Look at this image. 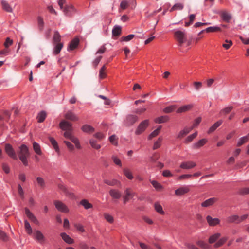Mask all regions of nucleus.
Listing matches in <instances>:
<instances>
[{
  "instance_id": "6e6552de",
  "label": "nucleus",
  "mask_w": 249,
  "mask_h": 249,
  "mask_svg": "<svg viewBox=\"0 0 249 249\" xmlns=\"http://www.w3.org/2000/svg\"><path fill=\"white\" fill-rule=\"evenodd\" d=\"M62 10L64 14L67 16H71L76 12V10L72 5H66Z\"/></svg>"
},
{
  "instance_id": "680f3d73",
  "label": "nucleus",
  "mask_w": 249,
  "mask_h": 249,
  "mask_svg": "<svg viewBox=\"0 0 249 249\" xmlns=\"http://www.w3.org/2000/svg\"><path fill=\"white\" fill-rule=\"evenodd\" d=\"M104 182L108 185L114 186L117 184L118 181L116 179H112L111 180L105 179Z\"/></svg>"
},
{
  "instance_id": "f257e3e1",
  "label": "nucleus",
  "mask_w": 249,
  "mask_h": 249,
  "mask_svg": "<svg viewBox=\"0 0 249 249\" xmlns=\"http://www.w3.org/2000/svg\"><path fill=\"white\" fill-rule=\"evenodd\" d=\"M59 126L62 130L65 131L63 134L64 137L71 140L75 144L77 149H81L78 139L73 135L72 124L67 121L63 120L60 123Z\"/></svg>"
},
{
  "instance_id": "412c9836",
  "label": "nucleus",
  "mask_w": 249,
  "mask_h": 249,
  "mask_svg": "<svg viewBox=\"0 0 249 249\" xmlns=\"http://www.w3.org/2000/svg\"><path fill=\"white\" fill-rule=\"evenodd\" d=\"M193 107V105L191 104L184 105L179 107L177 110V113H182L189 111Z\"/></svg>"
},
{
  "instance_id": "3c124183",
  "label": "nucleus",
  "mask_w": 249,
  "mask_h": 249,
  "mask_svg": "<svg viewBox=\"0 0 249 249\" xmlns=\"http://www.w3.org/2000/svg\"><path fill=\"white\" fill-rule=\"evenodd\" d=\"M106 69V67L105 65H104L100 69V71H99V77L101 79H103L106 77V74L105 72Z\"/></svg>"
},
{
  "instance_id": "603ef678",
  "label": "nucleus",
  "mask_w": 249,
  "mask_h": 249,
  "mask_svg": "<svg viewBox=\"0 0 249 249\" xmlns=\"http://www.w3.org/2000/svg\"><path fill=\"white\" fill-rule=\"evenodd\" d=\"M197 135V133L196 132L194 133V134L189 136L185 139V142L186 143H188L191 142V141H193V140L195 138H196V137Z\"/></svg>"
},
{
  "instance_id": "7ed1b4c3",
  "label": "nucleus",
  "mask_w": 249,
  "mask_h": 249,
  "mask_svg": "<svg viewBox=\"0 0 249 249\" xmlns=\"http://www.w3.org/2000/svg\"><path fill=\"white\" fill-rule=\"evenodd\" d=\"M174 37L178 42L180 46L186 41V37L185 33L180 30H178L174 33Z\"/></svg>"
},
{
  "instance_id": "09e8293b",
  "label": "nucleus",
  "mask_w": 249,
  "mask_h": 249,
  "mask_svg": "<svg viewBox=\"0 0 249 249\" xmlns=\"http://www.w3.org/2000/svg\"><path fill=\"white\" fill-rule=\"evenodd\" d=\"M248 136H244L239 139L237 144V146H240L248 141Z\"/></svg>"
},
{
  "instance_id": "5fc2aeb1",
  "label": "nucleus",
  "mask_w": 249,
  "mask_h": 249,
  "mask_svg": "<svg viewBox=\"0 0 249 249\" xmlns=\"http://www.w3.org/2000/svg\"><path fill=\"white\" fill-rule=\"evenodd\" d=\"M104 218L105 219L110 223H112L114 221V218L111 215L105 213L104 214Z\"/></svg>"
},
{
  "instance_id": "aec40b11",
  "label": "nucleus",
  "mask_w": 249,
  "mask_h": 249,
  "mask_svg": "<svg viewBox=\"0 0 249 249\" xmlns=\"http://www.w3.org/2000/svg\"><path fill=\"white\" fill-rule=\"evenodd\" d=\"M109 193L111 197L114 199H119L121 196V193L117 190L111 189Z\"/></svg>"
},
{
  "instance_id": "e433bc0d",
  "label": "nucleus",
  "mask_w": 249,
  "mask_h": 249,
  "mask_svg": "<svg viewBox=\"0 0 249 249\" xmlns=\"http://www.w3.org/2000/svg\"><path fill=\"white\" fill-rule=\"evenodd\" d=\"M154 208L157 212L160 214H164V212L162 209V206L159 203H155Z\"/></svg>"
},
{
  "instance_id": "7c9ffc66",
  "label": "nucleus",
  "mask_w": 249,
  "mask_h": 249,
  "mask_svg": "<svg viewBox=\"0 0 249 249\" xmlns=\"http://www.w3.org/2000/svg\"><path fill=\"white\" fill-rule=\"evenodd\" d=\"M80 204L86 209H90L93 207V205L90 203L87 199L82 200L80 201Z\"/></svg>"
},
{
  "instance_id": "39448f33",
  "label": "nucleus",
  "mask_w": 249,
  "mask_h": 249,
  "mask_svg": "<svg viewBox=\"0 0 249 249\" xmlns=\"http://www.w3.org/2000/svg\"><path fill=\"white\" fill-rule=\"evenodd\" d=\"M54 204L56 208L60 212L63 213H68L69 212V209L66 205L59 200H55L54 201Z\"/></svg>"
},
{
  "instance_id": "58836bf2",
  "label": "nucleus",
  "mask_w": 249,
  "mask_h": 249,
  "mask_svg": "<svg viewBox=\"0 0 249 249\" xmlns=\"http://www.w3.org/2000/svg\"><path fill=\"white\" fill-rule=\"evenodd\" d=\"M227 240V238L226 237H223L220 239L214 245V248H218L222 245H223L226 241Z\"/></svg>"
},
{
  "instance_id": "13d9d810",
  "label": "nucleus",
  "mask_w": 249,
  "mask_h": 249,
  "mask_svg": "<svg viewBox=\"0 0 249 249\" xmlns=\"http://www.w3.org/2000/svg\"><path fill=\"white\" fill-rule=\"evenodd\" d=\"M151 183L155 189L158 190H160L162 188V186L156 181L152 180L151 181Z\"/></svg>"
},
{
  "instance_id": "bf43d9fd",
  "label": "nucleus",
  "mask_w": 249,
  "mask_h": 249,
  "mask_svg": "<svg viewBox=\"0 0 249 249\" xmlns=\"http://www.w3.org/2000/svg\"><path fill=\"white\" fill-rule=\"evenodd\" d=\"M63 142L66 144L70 151H73L74 150V145L70 142L67 141H64Z\"/></svg>"
},
{
  "instance_id": "72a5a7b5",
  "label": "nucleus",
  "mask_w": 249,
  "mask_h": 249,
  "mask_svg": "<svg viewBox=\"0 0 249 249\" xmlns=\"http://www.w3.org/2000/svg\"><path fill=\"white\" fill-rule=\"evenodd\" d=\"M221 236L219 233H215L211 236L209 239V242L210 244L215 242Z\"/></svg>"
},
{
  "instance_id": "69168bd1",
  "label": "nucleus",
  "mask_w": 249,
  "mask_h": 249,
  "mask_svg": "<svg viewBox=\"0 0 249 249\" xmlns=\"http://www.w3.org/2000/svg\"><path fill=\"white\" fill-rule=\"evenodd\" d=\"M128 6V1L126 0H123L120 3V8L123 9H125Z\"/></svg>"
},
{
  "instance_id": "a19ab883",
  "label": "nucleus",
  "mask_w": 249,
  "mask_h": 249,
  "mask_svg": "<svg viewBox=\"0 0 249 249\" xmlns=\"http://www.w3.org/2000/svg\"><path fill=\"white\" fill-rule=\"evenodd\" d=\"M184 7V5L183 4L180 3H178L175 4L170 9V12H172L174 10H182Z\"/></svg>"
},
{
  "instance_id": "37998d69",
  "label": "nucleus",
  "mask_w": 249,
  "mask_h": 249,
  "mask_svg": "<svg viewBox=\"0 0 249 249\" xmlns=\"http://www.w3.org/2000/svg\"><path fill=\"white\" fill-rule=\"evenodd\" d=\"M37 23L39 30L42 31L44 27V21L43 18L40 16L37 18Z\"/></svg>"
},
{
  "instance_id": "79ce46f5",
  "label": "nucleus",
  "mask_w": 249,
  "mask_h": 249,
  "mask_svg": "<svg viewBox=\"0 0 249 249\" xmlns=\"http://www.w3.org/2000/svg\"><path fill=\"white\" fill-rule=\"evenodd\" d=\"M162 141V138L161 137H160L158 140L156 141L154 143L153 147L154 150L157 149L160 146Z\"/></svg>"
},
{
  "instance_id": "8fccbe9b",
  "label": "nucleus",
  "mask_w": 249,
  "mask_h": 249,
  "mask_svg": "<svg viewBox=\"0 0 249 249\" xmlns=\"http://www.w3.org/2000/svg\"><path fill=\"white\" fill-rule=\"evenodd\" d=\"M124 175L129 179H132L133 176L131 171L128 169H124L123 170Z\"/></svg>"
},
{
  "instance_id": "f03ea898",
  "label": "nucleus",
  "mask_w": 249,
  "mask_h": 249,
  "mask_svg": "<svg viewBox=\"0 0 249 249\" xmlns=\"http://www.w3.org/2000/svg\"><path fill=\"white\" fill-rule=\"evenodd\" d=\"M30 156V152L28 147L22 144L19 147V151L18 152V157L20 160L25 166L28 165L27 158Z\"/></svg>"
},
{
  "instance_id": "423d86ee",
  "label": "nucleus",
  "mask_w": 249,
  "mask_h": 249,
  "mask_svg": "<svg viewBox=\"0 0 249 249\" xmlns=\"http://www.w3.org/2000/svg\"><path fill=\"white\" fill-rule=\"evenodd\" d=\"M149 124V121L148 120H145L142 122L138 126L137 129L135 131L137 135H140L142 133L146 128Z\"/></svg>"
},
{
  "instance_id": "f704fd0d",
  "label": "nucleus",
  "mask_w": 249,
  "mask_h": 249,
  "mask_svg": "<svg viewBox=\"0 0 249 249\" xmlns=\"http://www.w3.org/2000/svg\"><path fill=\"white\" fill-rule=\"evenodd\" d=\"M49 140L56 152H59V148L57 142L52 137H50Z\"/></svg>"
},
{
  "instance_id": "4d7b16f0",
  "label": "nucleus",
  "mask_w": 249,
  "mask_h": 249,
  "mask_svg": "<svg viewBox=\"0 0 249 249\" xmlns=\"http://www.w3.org/2000/svg\"><path fill=\"white\" fill-rule=\"evenodd\" d=\"M112 160L116 165L120 167L122 166V165L121 160L116 156H113L112 157Z\"/></svg>"
},
{
  "instance_id": "c756f323",
  "label": "nucleus",
  "mask_w": 249,
  "mask_h": 249,
  "mask_svg": "<svg viewBox=\"0 0 249 249\" xmlns=\"http://www.w3.org/2000/svg\"><path fill=\"white\" fill-rule=\"evenodd\" d=\"M60 40H61V36L58 31H55L54 32L53 37V43L54 44H57V43H60Z\"/></svg>"
},
{
  "instance_id": "49530a36",
  "label": "nucleus",
  "mask_w": 249,
  "mask_h": 249,
  "mask_svg": "<svg viewBox=\"0 0 249 249\" xmlns=\"http://www.w3.org/2000/svg\"><path fill=\"white\" fill-rule=\"evenodd\" d=\"M36 181L37 184L40 186L41 188H44L45 186V181L41 177H38L36 178Z\"/></svg>"
},
{
  "instance_id": "052dcab7",
  "label": "nucleus",
  "mask_w": 249,
  "mask_h": 249,
  "mask_svg": "<svg viewBox=\"0 0 249 249\" xmlns=\"http://www.w3.org/2000/svg\"><path fill=\"white\" fill-rule=\"evenodd\" d=\"M195 15L191 14L189 16V22H186L185 24V26L186 27L189 26L191 24H192L195 19Z\"/></svg>"
},
{
  "instance_id": "338daca9",
  "label": "nucleus",
  "mask_w": 249,
  "mask_h": 249,
  "mask_svg": "<svg viewBox=\"0 0 249 249\" xmlns=\"http://www.w3.org/2000/svg\"><path fill=\"white\" fill-rule=\"evenodd\" d=\"M175 108V106H169L163 109V111L164 112L169 113L172 112L174 110Z\"/></svg>"
},
{
  "instance_id": "c03bdc74",
  "label": "nucleus",
  "mask_w": 249,
  "mask_h": 249,
  "mask_svg": "<svg viewBox=\"0 0 249 249\" xmlns=\"http://www.w3.org/2000/svg\"><path fill=\"white\" fill-rule=\"evenodd\" d=\"M89 143L93 148L96 149H99L101 148L100 145L97 144L96 141L94 139H90Z\"/></svg>"
},
{
  "instance_id": "e2e57ef3",
  "label": "nucleus",
  "mask_w": 249,
  "mask_h": 249,
  "mask_svg": "<svg viewBox=\"0 0 249 249\" xmlns=\"http://www.w3.org/2000/svg\"><path fill=\"white\" fill-rule=\"evenodd\" d=\"M226 43H224L222 45V46L226 49H228L232 45V42L230 40H226Z\"/></svg>"
},
{
  "instance_id": "a18cd8bd",
  "label": "nucleus",
  "mask_w": 249,
  "mask_h": 249,
  "mask_svg": "<svg viewBox=\"0 0 249 249\" xmlns=\"http://www.w3.org/2000/svg\"><path fill=\"white\" fill-rule=\"evenodd\" d=\"M196 244L202 248L207 249L209 248V245L203 241L199 240L196 242Z\"/></svg>"
},
{
  "instance_id": "6ab92c4d",
  "label": "nucleus",
  "mask_w": 249,
  "mask_h": 249,
  "mask_svg": "<svg viewBox=\"0 0 249 249\" xmlns=\"http://www.w3.org/2000/svg\"><path fill=\"white\" fill-rule=\"evenodd\" d=\"M220 16L224 21L227 22H229V21L231 18V15L229 13L225 11H223L221 12Z\"/></svg>"
},
{
  "instance_id": "864d4df0",
  "label": "nucleus",
  "mask_w": 249,
  "mask_h": 249,
  "mask_svg": "<svg viewBox=\"0 0 249 249\" xmlns=\"http://www.w3.org/2000/svg\"><path fill=\"white\" fill-rule=\"evenodd\" d=\"M221 31V28L218 27H209L206 29L207 32H214Z\"/></svg>"
},
{
  "instance_id": "c9c22d12",
  "label": "nucleus",
  "mask_w": 249,
  "mask_h": 249,
  "mask_svg": "<svg viewBox=\"0 0 249 249\" xmlns=\"http://www.w3.org/2000/svg\"><path fill=\"white\" fill-rule=\"evenodd\" d=\"M46 117V113L45 111H41L38 113L37 119L39 123L43 122Z\"/></svg>"
},
{
  "instance_id": "bb28decb",
  "label": "nucleus",
  "mask_w": 249,
  "mask_h": 249,
  "mask_svg": "<svg viewBox=\"0 0 249 249\" xmlns=\"http://www.w3.org/2000/svg\"><path fill=\"white\" fill-rule=\"evenodd\" d=\"M222 123V120H219L214 123L209 129L208 131V133H211L213 132L218 127H219Z\"/></svg>"
},
{
  "instance_id": "cd10ccee",
  "label": "nucleus",
  "mask_w": 249,
  "mask_h": 249,
  "mask_svg": "<svg viewBox=\"0 0 249 249\" xmlns=\"http://www.w3.org/2000/svg\"><path fill=\"white\" fill-rule=\"evenodd\" d=\"M191 130L190 128H185L183 130L179 132L177 136V138L181 139L182 138L186 136L187 134H188Z\"/></svg>"
},
{
  "instance_id": "a878e982",
  "label": "nucleus",
  "mask_w": 249,
  "mask_h": 249,
  "mask_svg": "<svg viewBox=\"0 0 249 249\" xmlns=\"http://www.w3.org/2000/svg\"><path fill=\"white\" fill-rule=\"evenodd\" d=\"M33 147L34 150L37 155H41L42 154V153L41 150L40 146L38 143L34 142L33 143Z\"/></svg>"
},
{
  "instance_id": "9b49d317",
  "label": "nucleus",
  "mask_w": 249,
  "mask_h": 249,
  "mask_svg": "<svg viewBox=\"0 0 249 249\" xmlns=\"http://www.w3.org/2000/svg\"><path fill=\"white\" fill-rule=\"evenodd\" d=\"M217 201L216 197L209 198L201 203V206L202 207H209L213 205Z\"/></svg>"
},
{
  "instance_id": "f3484780",
  "label": "nucleus",
  "mask_w": 249,
  "mask_h": 249,
  "mask_svg": "<svg viewBox=\"0 0 249 249\" xmlns=\"http://www.w3.org/2000/svg\"><path fill=\"white\" fill-rule=\"evenodd\" d=\"M121 27L118 25H115L112 29V36L113 37H117L121 33Z\"/></svg>"
},
{
  "instance_id": "1a4fd4ad",
  "label": "nucleus",
  "mask_w": 249,
  "mask_h": 249,
  "mask_svg": "<svg viewBox=\"0 0 249 249\" xmlns=\"http://www.w3.org/2000/svg\"><path fill=\"white\" fill-rule=\"evenodd\" d=\"M135 193L130 188H127L124 191V195L123 196L124 203H126L130 199L133 198Z\"/></svg>"
},
{
  "instance_id": "9d476101",
  "label": "nucleus",
  "mask_w": 249,
  "mask_h": 249,
  "mask_svg": "<svg viewBox=\"0 0 249 249\" xmlns=\"http://www.w3.org/2000/svg\"><path fill=\"white\" fill-rule=\"evenodd\" d=\"M196 166V163L192 161H188L182 162L180 167L182 169H190Z\"/></svg>"
},
{
  "instance_id": "ddd939ff",
  "label": "nucleus",
  "mask_w": 249,
  "mask_h": 249,
  "mask_svg": "<svg viewBox=\"0 0 249 249\" xmlns=\"http://www.w3.org/2000/svg\"><path fill=\"white\" fill-rule=\"evenodd\" d=\"M206 220L208 224L211 226H215L220 223V220L217 218H213L210 215L206 217Z\"/></svg>"
},
{
  "instance_id": "4468645a",
  "label": "nucleus",
  "mask_w": 249,
  "mask_h": 249,
  "mask_svg": "<svg viewBox=\"0 0 249 249\" xmlns=\"http://www.w3.org/2000/svg\"><path fill=\"white\" fill-rule=\"evenodd\" d=\"M25 213L27 216L33 222L36 224H38V221L35 217V216L30 211V210L26 208L25 209Z\"/></svg>"
},
{
  "instance_id": "0eeeda50",
  "label": "nucleus",
  "mask_w": 249,
  "mask_h": 249,
  "mask_svg": "<svg viewBox=\"0 0 249 249\" xmlns=\"http://www.w3.org/2000/svg\"><path fill=\"white\" fill-rule=\"evenodd\" d=\"M34 238L40 244L43 243L45 241V237L43 233L39 230H35L33 234Z\"/></svg>"
},
{
  "instance_id": "ea45409f",
  "label": "nucleus",
  "mask_w": 249,
  "mask_h": 249,
  "mask_svg": "<svg viewBox=\"0 0 249 249\" xmlns=\"http://www.w3.org/2000/svg\"><path fill=\"white\" fill-rule=\"evenodd\" d=\"M206 139H202L199 141L197 142L194 144V146L195 148H199L203 146L207 142Z\"/></svg>"
},
{
  "instance_id": "c85d7f7f",
  "label": "nucleus",
  "mask_w": 249,
  "mask_h": 249,
  "mask_svg": "<svg viewBox=\"0 0 249 249\" xmlns=\"http://www.w3.org/2000/svg\"><path fill=\"white\" fill-rule=\"evenodd\" d=\"M54 50H53V53L55 54H58L60 52L62 47H63V43H57L54 44Z\"/></svg>"
},
{
  "instance_id": "6e6d98bb",
  "label": "nucleus",
  "mask_w": 249,
  "mask_h": 249,
  "mask_svg": "<svg viewBox=\"0 0 249 249\" xmlns=\"http://www.w3.org/2000/svg\"><path fill=\"white\" fill-rule=\"evenodd\" d=\"M13 43V41L9 37L6 38L5 41L3 44L5 48L8 49V47L11 46Z\"/></svg>"
},
{
  "instance_id": "473e14b6",
  "label": "nucleus",
  "mask_w": 249,
  "mask_h": 249,
  "mask_svg": "<svg viewBox=\"0 0 249 249\" xmlns=\"http://www.w3.org/2000/svg\"><path fill=\"white\" fill-rule=\"evenodd\" d=\"M227 221L229 223H239V216L237 215H233L229 216Z\"/></svg>"
},
{
  "instance_id": "5701e85b",
  "label": "nucleus",
  "mask_w": 249,
  "mask_h": 249,
  "mask_svg": "<svg viewBox=\"0 0 249 249\" xmlns=\"http://www.w3.org/2000/svg\"><path fill=\"white\" fill-rule=\"evenodd\" d=\"M79 40L78 38H74L70 42L69 49L71 50H73L75 49L79 44Z\"/></svg>"
},
{
  "instance_id": "2f4dec72",
  "label": "nucleus",
  "mask_w": 249,
  "mask_h": 249,
  "mask_svg": "<svg viewBox=\"0 0 249 249\" xmlns=\"http://www.w3.org/2000/svg\"><path fill=\"white\" fill-rule=\"evenodd\" d=\"M162 126L161 125L159 126V127L155 130L154 131H153L149 136L148 137V139L149 140H151L153 138L157 136L160 133Z\"/></svg>"
},
{
  "instance_id": "20e7f679",
  "label": "nucleus",
  "mask_w": 249,
  "mask_h": 249,
  "mask_svg": "<svg viewBox=\"0 0 249 249\" xmlns=\"http://www.w3.org/2000/svg\"><path fill=\"white\" fill-rule=\"evenodd\" d=\"M4 150L6 154L13 159L17 160V156L12 146L9 143H6L4 146Z\"/></svg>"
},
{
  "instance_id": "b1692460",
  "label": "nucleus",
  "mask_w": 249,
  "mask_h": 249,
  "mask_svg": "<svg viewBox=\"0 0 249 249\" xmlns=\"http://www.w3.org/2000/svg\"><path fill=\"white\" fill-rule=\"evenodd\" d=\"M82 130L86 133H92L94 131V129L89 124H84L81 128Z\"/></svg>"
},
{
  "instance_id": "2eb2a0df",
  "label": "nucleus",
  "mask_w": 249,
  "mask_h": 249,
  "mask_svg": "<svg viewBox=\"0 0 249 249\" xmlns=\"http://www.w3.org/2000/svg\"><path fill=\"white\" fill-rule=\"evenodd\" d=\"M189 191V188L187 186L179 187L175 191V195L177 196L183 195Z\"/></svg>"
},
{
  "instance_id": "0e129e2a",
  "label": "nucleus",
  "mask_w": 249,
  "mask_h": 249,
  "mask_svg": "<svg viewBox=\"0 0 249 249\" xmlns=\"http://www.w3.org/2000/svg\"><path fill=\"white\" fill-rule=\"evenodd\" d=\"M239 193L242 195H245L249 194V188H242L240 189Z\"/></svg>"
},
{
  "instance_id": "f8f14e48",
  "label": "nucleus",
  "mask_w": 249,
  "mask_h": 249,
  "mask_svg": "<svg viewBox=\"0 0 249 249\" xmlns=\"http://www.w3.org/2000/svg\"><path fill=\"white\" fill-rule=\"evenodd\" d=\"M138 120V117L134 115H129L126 117L125 123L127 125L133 124Z\"/></svg>"
},
{
  "instance_id": "774afa93",
  "label": "nucleus",
  "mask_w": 249,
  "mask_h": 249,
  "mask_svg": "<svg viewBox=\"0 0 249 249\" xmlns=\"http://www.w3.org/2000/svg\"><path fill=\"white\" fill-rule=\"evenodd\" d=\"M193 85L196 90H199L202 86V83L200 82H194Z\"/></svg>"
},
{
  "instance_id": "4c0bfd02",
  "label": "nucleus",
  "mask_w": 249,
  "mask_h": 249,
  "mask_svg": "<svg viewBox=\"0 0 249 249\" xmlns=\"http://www.w3.org/2000/svg\"><path fill=\"white\" fill-rule=\"evenodd\" d=\"M24 227L27 233L28 234L31 235L32 233V229L30 223L26 220L24 221Z\"/></svg>"
},
{
  "instance_id": "a211bd4d",
  "label": "nucleus",
  "mask_w": 249,
  "mask_h": 249,
  "mask_svg": "<svg viewBox=\"0 0 249 249\" xmlns=\"http://www.w3.org/2000/svg\"><path fill=\"white\" fill-rule=\"evenodd\" d=\"M2 9L7 12L12 13L13 9L7 1L2 0L1 1Z\"/></svg>"
},
{
  "instance_id": "de8ad7c7",
  "label": "nucleus",
  "mask_w": 249,
  "mask_h": 249,
  "mask_svg": "<svg viewBox=\"0 0 249 249\" xmlns=\"http://www.w3.org/2000/svg\"><path fill=\"white\" fill-rule=\"evenodd\" d=\"M233 108V107L232 106L227 107L222 109L220 111V113L223 114L224 115L227 114L229 113H230Z\"/></svg>"
},
{
  "instance_id": "dca6fc26",
  "label": "nucleus",
  "mask_w": 249,
  "mask_h": 249,
  "mask_svg": "<svg viewBox=\"0 0 249 249\" xmlns=\"http://www.w3.org/2000/svg\"><path fill=\"white\" fill-rule=\"evenodd\" d=\"M65 118L67 120L71 121H77L78 120V117L71 111H68L65 114Z\"/></svg>"
},
{
  "instance_id": "393cba45",
  "label": "nucleus",
  "mask_w": 249,
  "mask_h": 249,
  "mask_svg": "<svg viewBox=\"0 0 249 249\" xmlns=\"http://www.w3.org/2000/svg\"><path fill=\"white\" fill-rule=\"evenodd\" d=\"M169 119V118L167 116H161L155 119V122L156 123L161 124L167 122Z\"/></svg>"
},
{
  "instance_id": "4be33fe9",
  "label": "nucleus",
  "mask_w": 249,
  "mask_h": 249,
  "mask_svg": "<svg viewBox=\"0 0 249 249\" xmlns=\"http://www.w3.org/2000/svg\"><path fill=\"white\" fill-rule=\"evenodd\" d=\"M61 236L63 240L68 244H71L74 242V240L65 232L61 233Z\"/></svg>"
}]
</instances>
